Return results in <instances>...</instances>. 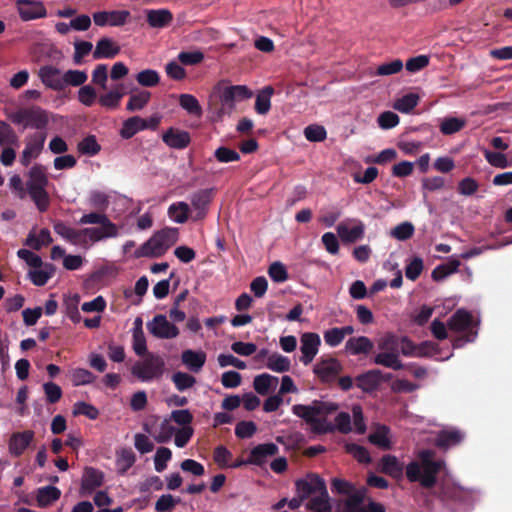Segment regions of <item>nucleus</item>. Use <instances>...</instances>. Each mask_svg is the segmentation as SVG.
Here are the masks:
<instances>
[{"label":"nucleus","mask_w":512,"mask_h":512,"mask_svg":"<svg viewBox=\"0 0 512 512\" xmlns=\"http://www.w3.org/2000/svg\"><path fill=\"white\" fill-rule=\"evenodd\" d=\"M337 410L338 404L321 400H313L309 405L296 404L292 407L293 414L309 424L315 434L334 432L333 424L328 422L326 417Z\"/></svg>","instance_id":"nucleus-1"},{"label":"nucleus","mask_w":512,"mask_h":512,"mask_svg":"<svg viewBox=\"0 0 512 512\" xmlns=\"http://www.w3.org/2000/svg\"><path fill=\"white\" fill-rule=\"evenodd\" d=\"M267 368L278 373L290 370L291 362L288 357L274 353L268 357Z\"/></svg>","instance_id":"nucleus-48"},{"label":"nucleus","mask_w":512,"mask_h":512,"mask_svg":"<svg viewBox=\"0 0 512 512\" xmlns=\"http://www.w3.org/2000/svg\"><path fill=\"white\" fill-rule=\"evenodd\" d=\"M95 375L87 369L76 368L72 371L71 379L74 386L87 385L95 380Z\"/></svg>","instance_id":"nucleus-58"},{"label":"nucleus","mask_w":512,"mask_h":512,"mask_svg":"<svg viewBox=\"0 0 512 512\" xmlns=\"http://www.w3.org/2000/svg\"><path fill=\"white\" fill-rule=\"evenodd\" d=\"M296 494L302 499L315 497L321 493L326 494V483L322 477L316 473H308L305 477L296 480Z\"/></svg>","instance_id":"nucleus-7"},{"label":"nucleus","mask_w":512,"mask_h":512,"mask_svg":"<svg viewBox=\"0 0 512 512\" xmlns=\"http://www.w3.org/2000/svg\"><path fill=\"white\" fill-rule=\"evenodd\" d=\"M27 176V195L33 201L38 211L44 213L51 204V199L47 192V186L49 185L47 169L41 164H35L30 168Z\"/></svg>","instance_id":"nucleus-3"},{"label":"nucleus","mask_w":512,"mask_h":512,"mask_svg":"<svg viewBox=\"0 0 512 512\" xmlns=\"http://www.w3.org/2000/svg\"><path fill=\"white\" fill-rule=\"evenodd\" d=\"M336 231L343 243L351 244L364 237L365 224L360 219L349 218L338 224Z\"/></svg>","instance_id":"nucleus-9"},{"label":"nucleus","mask_w":512,"mask_h":512,"mask_svg":"<svg viewBox=\"0 0 512 512\" xmlns=\"http://www.w3.org/2000/svg\"><path fill=\"white\" fill-rule=\"evenodd\" d=\"M165 362L159 356L148 353L144 360L137 361L131 368L132 374L143 382L159 378L163 374Z\"/></svg>","instance_id":"nucleus-5"},{"label":"nucleus","mask_w":512,"mask_h":512,"mask_svg":"<svg viewBox=\"0 0 512 512\" xmlns=\"http://www.w3.org/2000/svg\"><path fill=\"white\" fill-rule=\"evenodd\" d=\"M87 79L88 75L85 71L72 69L67 70L63 74V89L68 85L73 87H82Z\"/></svg>","instance_id":"nucleus-45"},{"label":"nucleus","mask_w":512,"mask_h":512,"mask_svg":"<svg viewBox=\"0 0 512 512\" xmlns=\"http://www.w3.org/2000/svg\"><path fill=\"white\" fill-rule=\"evenodd\" d=\"M179 105L190 115L200 117L203 114L199 101L191 94H181L179 96Z\"/></svg>","instance_id":"nucleus-44"},{"label":"nucleus","mask_w":512,"mask_h":512,"mask_svg":"<svg viewBox=\"0 0 512 512\" xmlns=\"http://www.w3.org/2000/svg\"><path fill=\"white\" fill-rule=\"evenodd\" d=\"M414 231L415 228L411 222H402L390 231V236L399 241H406L413 236Z\"/></svg>","instance_id":"nucleus-56"},{"label":"nucleus","mask_w":512,"mask_h":512,"mask_svg":"<svg viewBox=\"0 0 512 512\" xmlns=\"http://www.w3.org/2000/svg\"><path fill=\"white\" fill-rule=\"evenodd\" d=\"M172 382L180 392L192 388L196 383V378L185 372H175L172 375Z\"/></svg>","instance_id":"nucleus-55"},{"label":"nucleus","mask_w":512,"mask_h":512,"mask_svg":"<svg viewBox=\"0 0 512 512\" xmlns=\"http://www.w3.org/2000/svg\"><path fill=\"white\" fill-rule=\"evenodd\" d=\"M465 125V119L448 117L441 122L440 131L444 135H452L462 130L465 127Z\"/></svg>","instance_id":"nucleus-52"},{"label":"nucleus","mask_w":512,"mask_h":512,"mask_svg":"<svg viewBox=\"0 0 512 512\" xmlns=\"http://www.w3.org/2000/svg\"><path fill=\"white\" fill-rule=\"evenodd\" d=\"M93 49V45L89 41H76L74 43V55L73 62L76 65H80L83 62V58L87 56Z\"/></svg>","instance_id":"nucleus-60"},{"label":"nucleus","mask_w":512,"mask_h":512,"mask_svg":"<svg viewBox=\"0 0 512 512\" xmlns=\"http://www.w3.org/2000/svg\"><path fill=\"white\" fill-rule=\"evenodd\" d=\"M278 378L267 373L257 375L254 378L253 386L260 395H266L272 386L277 385Z\"/></svg>","instance_id":"nucleus-43"},{"label":"nucleus","mask_w":512,"mask_h":512,"mask_svg":"<svg viewBox=\"0 0 512 512\" xmlns=\"http://www.w3.org/2000/svg\"><path fill=\"white\" fill-rule=\"evenodd\" d=\"M278 452V446L272 442L259 444L250 451L247 462L252 465L263 466L269 457L277 455Z\"/></svg>","instance_id":"nucleus-18"},{"label":"nucleus","mask_w":512,"mask_h":512,"mask_svg":"<svg viewBox=\"0 0 512 512\" xmlns=\"http://www.w3.org/2000/svg\"><path fill=\"white\" fill-rule=\"evenodd\" d=\"M374 347L373 342L366 336L351 337L346 341L345 350L350 355H368Z\"/></svg>","instance_id":"nucleus-24"},{"label":"nucleus","mask_w":512,"mask_h":512,"mask_svg":"<svg viewBox=\"0 0 512 512\" xmlns=\"http://www.w3.org/2000/svg\"><path fill=\"white\" fill-rule=\"evenodd\" d=\"M346 449L360 463L368 464L372 460L369 451L364 446L352 443L348 444Z\"/></svg>","instance_id":"nucleus-62"},{"label":"nucleus","mask_w":512,"mask_h":512,"mask_svg":"<svg viewBox=\"0 0 512 512\" xmlns=\"http://www.w3.org/2000/svg\"><path fill=\"white\" fill-rule=\"evenodd\" d=\"M368 440L383 450L391 449L390 428L383 424H377L374 431L369 434Z\"/></svg>","instance_id":"nucleus-29"},{"label":"nucleus","mask_w":512,"mask_h":512,"mask_svg":"<svg viewBox=\"0 0 512 512\" xmlns=\"http://www.w3.org/2000/svg\"><path fill=\"white\" fill-rule=\"evenodd\" d=\"M120 51V46L114 40L108 37H102L96 43L93 58L95 60L112 59L116 57Z\"/></svg>","instance_id":"nucleus-22"},{"label":"nucleus","mask_w":512,"mask_h":512,"mask_svg":"<svg viewBox=\"0 0 512 512\" xmlns=\"http://www.w3.org/2000/svg\"><path fill=\"white\" fill-rule=\"evenodd\" d=\"M78 151L83 155L95 156L100 150L101 146L97 142V139L94 135H88L83 138L77 145Z\"/></svg>","instance_id":"nucleus-50"},{"label":"nucleus","mask_w":512,"mask_h":512,"mask_svg":"<svg viewBox=\"0 0 512 512\" xmlns=\"http://www.w3.org/2000/svg\"><path fill=\"white\" fill-rule=\"evenodd\" d=\"M0 145L1 146H19V137L12 126L0 120Z\"/></svg>","instance_id":"nucleus-42"},{"label":"nucleus","mask_w":512,"mask_h":512,"mask_svg":"<svg viewBox=\"0 0 512 512\" xmlns=\"http://www.w3.org/2000/svg\"><path fill=\"white\" fill-rule=\"evenodd\" d=\"M463 437V434L459 430H442L435 439V445L440 449L446 450L460 444Z\"/></svg>","instance_id":"nucleus-31"},{"label":"nucleus","mask_w":512,"mask_h":512,"mask_svg":"<svg viewBox=\"0 0 512 512\" xmlns=\"http://www.w3.org/2000/svg\"><path fill=\"white\" fill-rule=\"evenodd\" d=\"M34 435L32 430L13 433L8 443L9 453L14 457H20L34 440Z\"/></svg>","instance_id":"nucleus-17"},{"label":"nucleus","mask_w":512,"mask_h":512,"mask_svg":"<svg viewBox=\"0 0 512 512\" xmlns=\"http://www.w3.org/2000/svg\"><path fill=\"white\" fill-rule=\"evenodd\" d=\"M178 228L166 227L155 232L146 242L136 249V258H159L178 241Z\"/></svg>","instance_id":"nucleus-4"},{"label":"nucleus","mask_w":512,"mask_h":512,"mask_svg":"<svg viewBox=\"0 0 512 512\" xmlns=\"http://www.w3.org/2000/svg\"><path fill=\"white\" fill-rule=\"evenodd\" d=\"M253 92L245 85H231L225 87L220 95L222 109L234 110L235 103L250 99Z\"/></svg>","instance_id":"nucleus-11"},{"label":"nucleus","mask_w":512,"mask_h":512,"mask_svg":"<svg viewBox=\"0 0 512 512\" xmlns=\"http://www.w3.org/2000/svg\"><path fill=\"white\" fill-rule=\"evenodd\" d=\"M79 223L84 224H99L100 226H105L107 229H114V223L107 217L104 213L99 212H91L88 214H84L80 220Z\"/></svg>","instance_id":"nucleus-46"},{"label":"nucleus","mask_w":512,"mask_h":512,"mask_svg":"<svg viewBox=\"0 0 512 512\" xmlns=\"http://www.w3.org/2000/svg\"><path fill=\"white\" fill-rule=\"evenodd\" d=\"M15 6L22 21H32L47 16V9L40 0H16Z\"/></svg>","instance_id":"nucleus-13"},{"label":"nucleus","mask_w":512,"mask_h":512,"mask_svg":"<svg viewBox=\"0 0 512 512\" xmlns=\"http://www.w3.org/2000/svg\"><path fill=\"white\" fill-rule=\"evenodd\" d=\"M373 363L395 371L406 367L400 360V353L380 351L373 358Z\"/></svg>","instance_id":"nucleus-28"},{"label":"nucleus","mask_w":512,"mask_h":512,"mask_svg":"<svg viewBox=\"0 0 512 512\" xmlns=\"http://www.w3.org/2000/svg\"><path fill=\"white\" fill-rule=\"evenodd\" d=\"M403 470V464L394 455H384L380 460V471L393 478H400Z\"/></svg>","instance_id":"nucleus-30"},{"label":"nucleus","mask_w":512,"mask_h":512,"mask_svg":"<svg viewBox=\"0 0 512 512\" xmlns=\"http://www.w3.org/2000/svg\"><path fill=\"white\" fill-rule=\"evenodd\" d=\"M419 96L416 93H408L397 99L394 108L401 113H410L419 102Z\"/></svg>","instance_id":"nucleus-47"},{"label":"nucleus","mask_w":512,"mask_h":512,"mask_svg":"<svg viewBox=\"0 0 512 512\" xmlns=\"http://www.w3.org/2000/svg\"><path fill=\"white\" fill-rule=\"evenodd\" d=\"M144 119L139 116H133L125 120L120 129V136L123 139H130L139 131L145 130Z\"/></svg>","instance_id":"nucleus-36"},{"label":"nucleus","mask_w":512,"mask_h":512,"mask_svg":"<svg viewBox=\"0 0 512 512\" xmlns=\"http://www.w3.org/2000/svg\"><path fill=\"white\" fill-rule=\"evenodd\" d=\"M97 98V92L91 85H83L78 91V101L86 107H91Z\"/></svg>","instance_id":"nucleus-61"},{"label":"nucleus","mask_w":512,"mask_h":512,"mask_svg":"<svg viewBox=\"0 0 512 512\" xmlns=\"http://www.w3.org/2000/svg\"><path fill=\"white\" fill-rule=\"evenodd\" d=\"M52 241L50 231L47 228H43L38 234H35L34 231L29 232L24 244L34 250H40L43 246L51 244Z\"/></svg>","instance_id":"nucleus-35"},{"label":"nucleus","mask_w":512,"mask_h":512,"mask_svg":"<svg viewBox=\"0 0 512 512\" xmlns=\"http://www.w3.org/2000/svg\"><path fill=\"white\" fill-rule=\"evenodd\" d=\"M307 508L313 512H331L328 491L312 497L307 504Z\"/></svg>","instance_id":"nucleus-51"},{"label":"nucleus","mask_w":512,"mask_h":512,"mask_svg":"<svg viewBox=\"0 0 512 512\" xmlns=\"http://www.w3.org/2000/svg\"><path fill=\"white\" fill-rule=\"evenodd\" d=\"M300 343V351L302 353L300 361L304 365H308L313 361L314 357L318 353L319 346L321 344L320 336L313 332L303 333L300 338Z\"/></svg>","instance_id":"nucleus-16"},{"label":"nucleus","mask_w":512,"mask_h":512,"mask_svg":"<svg viewBox=\"0 0 512 512\" xmlns=\"http://www.w3.org/2000/svg\"><path fill=\"white\" fill-rule=\"evenodd\" d=\"M304 135L310 142H321L326 139L327 132L323 126L311 124L304 129Z\"/></svg>","instance_id":"nucleus-59"},{"label":"nucleus","mask_w":512,"mask_h":512,"mask_svg":"<svg viewBox=\"0 0 512 512\" xmlns=\"http://www.w3.org/2000/svg\"><path fill=\"white\" fill-rule=\"evenodd\" d=\"M53 228H54L55 233H57L59 236H61L63 239L67 240L68 242H70L74 245L82 244L81 229L76 230V229L68 226L67 224H65L62 221H58V222L54 223Z\"/></svg>","instance_id":"nucleus-38"},{"label":"nucleus","mask_w":512,"mask_h":512,"mask_svg":"<svg viewBox=\"0 0 512 512\" xmlns=\"http://www.w3.org/2000/svg\"><path fill=\"white\" fill-rule=\"evenodd\" d=\"M342 370V364L334 357H321L313 368L314 374L325 384L334 382Z\"/></svg>","instance_id":"nucleus-8"},{"label":"nucleus","mask_w":512,"mask_h":512,"mask_svg":"<svg viewBox=\"0 0 512 512\" xmlns=\"http://www.w3.org/2000/svg\"><path fill=\"white\" fill-rule=\"evenodd\" d=\"M46 140V133L39 132L30 135L26 139L25 148L22 151L20 162L23 166L27 167L32 159L37 158L43 150Z\"/></svg>","instance_id":"nucleus-14"},{"label":"nucleus","mask_w":512,"mask_h":512,"mask_svg":"<svg viewBox=\"0 0 512 512\" xmlns=\"http://www.w3.org/2000/svg\"><path fill=\"white\" fill-rule=\"evenodd\" d=\"M148 331L158 339H172L179 335V329L170 323L166 316L157 314L147 323Z\"/></svg>","instance_id":"nucleus-12"},{"label":"nucleus","mask_w":512,"mask_h":512,"mask_svg":"<svg viewBox=\"0 0 512 512\" xmlns=\"http://www.w3.org/2000/svg\"><path fill=\"white\" fill-rule=\"evenodd\" d=\"M181 361L191 372L198 373L205 365L206 353L187 349L182 352Z\"/></svg>","instance_id":"nucleus-26"},{"label":"nucleus","mask_w":512,"mask_h":512,"mask_svg":"<svg viewBox=\"0 0 512 512\" xmlns=\"http://www.w3.org/2000/svg\"><path fill=\"white\" fill-rule=\"evenodd\" d=\"M348 498L344 501L340 512H386L381 503L370 501L363 505L364 493L362 491H352L347 494Z\"/></svg>","instance_id":"nucleus-10"},{"label":"nucleus","mask_w":512,"mask_h":512,"mask_svg":"<svg viewBox=\"0 0 512 512\" xmlns=\"http://www.w3.org/2000/svg\"><path fill=\"white\" fill-rule=\"evenodd\" d=\"M172 458V451L167 447H159L154 456V467L157 472L167 468V462Z\"/></svg>","instance_id":"nucleus-57"},{"label":"nucleus","mask_w":512,"mask_h":512,"mask_svg":"<svg viewBox=\"0 0 512 512\" xmlns=\"http://www.w3.org/2000/svg\"><path fill=\"white\" fill-rule=\"evenodd\" d=\"M10 120L17 125L30 126L35 129H44L48 124L46 112L38 106L23 108L10 116Z\"/></svg>","instance_id":"nucleus-6"},{"label":"nucleus","mask_w":512,"mask_h":512,"mask_svg":"<svg viewBox=\"0 0 512 512\" xmlns=\"http://www.w3.org/2000/svg\"><path fill=\"white\" fill-rule=\"evenodd\" d=\"M129 17L130 12L127 10L98 11L93 13L94 23L100 27L107 25L112 27L123 26Z\"/></svg>","instance_id":"nucleus-15"},{"label":"nucleus","mask_w":512,"mask_h":512,"mask_svg":"<svg viewBox=\"0 0 512 512\" xmlns=\"http://www.w3.org/2000/svg\"><path fill=\"white\" fill-rule=\"evenodd\" d=\"M162 141L170 148L181 150L190 144L191 137L187 131L170 127L162 134Z\"/></svg>","instance_id":"nucleus-20"},{"label":"nucleus","mask_w":512,"mask_h":512,"mask_svg":"<svg viewBox=\"0 0 512 512\" xmlns=\"http://www.w3.org/2000/svg\"><path fill=\"white\" fill-rule=\"evenodd\" d=\"M39 77L42 83L55 91L63 90V75L61 71L55 66L45 65L39 69Z\"/></svg>","instance_id":"nucleus-21"},{"label":"nucleus","mask_w":512,"mask_h":512,"mask_svg":"<svg viewBox=\"0 0 512 512\" xmlns=\"http://www.w3.org/2000/svg\"><path fill=\"white\" fill-rule=\"evenodd\" d=\"M136 81L143 87H154L160 82V75L156 70L145 69L136 75Z\"/></svg>","instance_id":"nucleus-54"},{"label":"nucleus","mask_w":512,"mask_h":512,"mask_svg":"<svg viewBox=\"0 0 512 512\" xmlns=\"http://www.w3.org/2000/svg\"><path fill=\"white\" fill-rule=\"evenodd\" d=\"M473 323L472 314L465 309H458L449 318L447 326L450 330L455 332L467 331L471 328Z\"/></svg>","instance_id":"nucleus-23"},{"label":"nucleus","mask_w":512,"mask_h":512,"mask_svg":"<svg viewBox=\"0 0 512 512\" xmlns=\"http://www.w3.org/2000/svg\"><path fill=\"white\" fill-rule=\"evenodd\" d=\"M274 94L272 86H265L256 95L255 111L260 115H266L271 108V97Z\"/></svg>","instance_id":"nucleus-37"},{"label":"nucleus","mask_w":512,"mask_h":512,"mask_svg":"<svg viewBox=\"0 0 512 512\" xmlns=\"http://www.w3.org/2000/svg\"><path fill=\"white\" fill-rule=\"evenodd\" d=\"M103 479L104 475L100 470L93 467H87L84 470L81 487L85 491L92 492L94 489L102 485Z\"/></svg>","instance_id":"nucleus-33"},{"label":"nucleus","mask_w":512,"mask_h":512,"mask_svg":"<svg viewBox=\"0 0 512 512\" xmlns=\"http://www.w3.org/2000/svg\"><path fill=\"white\" fill-rule=\"evenodd\" d=\"M400 341L401 337L392 333H387L379 340L378 348L380 351L400 353Z\"/></svg>","instance_id":"nucleus-53"},{"label":"nucleus","mask_w":512,"mask_h":512,"mask_svg":"<svg viewBox=\"0 0 512 512\" xmlns=\"http://www.w3.org/2000/svg\"><path fill=\"white\" fill-rule=\"evenodd\" d=\"M146 20L153 28H163L172 22L173 15L167 9H151L147 11Z\"/></svg>","instance_id":"nucleus-32"},{"label":"nucleus","mask_w":512,"mask_h":512,"mask_svg":"<svg viewBox=\"0 0 512 512\" xmlns=\"http://www.w3.org/2000/svg\"><path fill=\"white\" fill-rule=\"evenodd\" d=\"M423 268H424L423 260L420 257H414L407 264V266L405 268V275L409 280L415 281L421 275Z\"/></svg>","instance_id":"nucleus-63"},{"label":"nucleus","mask_w":512,"mask_h":512,"mask_svg":"<svg viewBox=\"0 0 512 512\" xmlns=\"http://www.w3.org/2000/svg\"><path fill=\"white\" fill-rule=\"evenodd\" d=\"M213 199V189H201L190 197L191 205L196 211L195 220L203 219Z\"/></svg>","instance_id":"nucleus-19"},{"label":"nucleus","mask_w":512,"mask_h":512,"mask_svg":"<svg viewBox=\"0 0 512 512\" xmlns=\"http://www.w3.org/2000/svg\"><path fill=\"white\" fill-rule=\"evenodd\" d=\"M55 268L52 264H45L43 269L35 268L29 271V278L36 286H44L53 276Z\"/></svg>","instance_id":"nucleus-41"},{"label":"nucleus","mask_w":512,"mask_h":512,"mask_svg":"<svg viewBox=\"0 0 512 512\" xmlns=\"http://www.w3.org/2000/svg\"><path fill=\"white\" fill-rule=\"evenodd\" d=\"M144 430L153 435L155 441L157 443H167L170 441L171 437L176 432V428L170 424L169 419H164L159 427V432L157 434H153V432L149 429L148 425H144Z\"/></svg>","instance_id":"nucleus-39"},{"label":"nucleus","mask_w":512,"mask_h":512,"mask_svg":"<svg viewBox=\"0 0 512 512\" xmlns=\"http://www.w3.org/2000/svg\"><path fill=\"white\" fill-rule=\"evenodd\" d=\"M150 98L151 93L146 90L132 94L128 100L126 109L130 112L141 110L148 104Z\"/></svg>","instance_id":"nucleus-49"},{"label":"nucleus","mask_w":512,"mask_h":512,"mask_svg":"<svg viewBox=\"0 0 512 512\" xmlns=\"http://www.w3.org/2000/svg\"><path fill=\"white\" fill-rule=\"evenodd\" d=\"M118 235V227L114 225V229H106L105 226L81 229L82 244L87 242V238L92 242H98L104 238H113Z\"/></svg>","instance_id":"nucleus-27"},{"label":"nucleus","mask_w":512,"mask_h":512,"mask_svg":"<svg viewBox=\"0 0 512 512\" xmlns=\"http://www.w3.org/2000/svg\"><path fill=\"white\" fill-rule=\"evenodd\" d=\"M379 377V369L368 370L356 377V385L363 392L372 393L380 387Z\"/></svg>","instance_id":"nucleus-25"},{"label":"nucleus","mask_w":512,"mask_h":512,"mask_svg":"<svg viewBox=\"0 0 512 512\" xmlns=\"http://www.w3.org/2000/svg\"><path fill=\"white\" fill-rule=\"evenodd\" d=\"M435 452L430 449L418 453V461H411L405 468L410 482H419L423 488L430 489L436 485L437 474L444 468L443 460H433Z\"/></svg>","instance_id":"nucleus-2"},{"label":"nucleus","mask_w":512,"mask_h":512,"mask_svg":"<svg viewBox=\"0 0 512 512\" xmlns=\"http://www.w3.org/2000/svg\"><path fill=\"white\" fill-rule=\"evenodd\" d=\"M108 66L106 64H98L92 72V82L101 89L107 88Z\"/></svg>","instance_id":"nucleus-64"},{"label":"nucleus","mask_w":512,"mask_h":512,"mask_svg":"<svg viewBox=\"0 0 512 512\" xmlns=\"http://www.w3.org/2000/svg\"><path fill=\"white\" fill-rule=\"evenodd\" d=\"M189 212V205L183 201L175 202L168 208L169 217L179 224H183L189 219Z\"/></svg>","instance_id":"nucleus-40"},{"label":"nucleus","mask_w":512,"mask_h":512,"mask_svg":"<svg viewBox=\"0 0 512 512\" xmlns=\"http://www.w3.org/2000/svg\"><path fill=\"white\" fill-rule=\"evenodd\" d=\"M61 497L59 488L48 485L36 490V501L39 507H48Z\"/></svg>","instance_id":"nucleus-34"}]
</instances>
